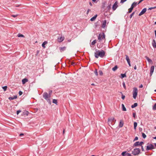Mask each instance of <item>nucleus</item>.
Returning a JSON list of instances; mask_svg holds the SVG:
<instances>
[{"label":"nucleus","instance_id":"a19ab883","mask_svg":"<svg viewBox=\"0 0 156 156\" xmlns=\"http://www.w3.org/2000/svg\"><path fill=\"white\" fill-rule=\"evenodd\" d=\"M133 117L135 118L136 116V113L134 112L133 113Z\"/></svg>","mask_w":156,"mask_h":156},{"label":"nucleus","instance_id":"cd10ccee","mask_svg":"<svg viewBox=\"0 0 156 156\" xmlns=\"http://www.w3.org/2000/svg\"><path fill=\"white\" fill-rule=\"evenodd\" d=\"M121 78H123L124 77H126V76L125 73L121 74Z\"/></svg>","mask_w":156,"mask_h":156},{"label":"nucleus","instance_id":"a211bd4d","mask_svg":"<svg viewBox=\"0 0 156 156\" xmlns=\"http://www.w3.org/2000/svg\"><path fill=\"white\" fill-rule=\"evenodd\" d=\"M97 16V15H95L93 17L90 19V20L91 21H94L96 19Z\"/></svg>","mask_w":156,"mask_h":156},{"label":"nucleus","instance_id":"72a5a7b5","mask_svg":"<svg viewBox=\"0 0 156 156\" xmlns=\"http://www.w3.org/2000/svg\"><path fill=\"white\" fill-rule=\"evenodd\" d=\"M52 93V90L49 91V92H48V94L49 96V97H51Z\"/></svg>","mask_w":156,"mask_h":156},{"label":"nucleus","instance_id":"0e129e2a","mask_svg":"<svg viewBox=\"0 0 156 156\" xmlns=\"http://www.w3.org/2000/svg\"><path fill=\"white\" fill-rule=\"evenodd\" d=\"M153 138L154 139H156V136L153 137Z\"/></svg>","mask_w":156,"mask_h":156},{"label":"nucleus","instance_id":"58836bf2","mask_svg":"<svg viewBox=\"0 0 156 156\" xmlns=\"http://www.w3.org/2000/svg\"><path fill=\"white\" fill-rule=\"evenodd\" d=\"M134 13H135V12H133L130 15V16H129V17L130 18H132V17L134 15Z\"/></svg>","mask_w":156,"mask_h":156},{"label":"nucleus","instance_id":"ea45409f","mask_svg":"<svg viewBox=\"0 0 156 156\" xmlns=\"http://www.w3.org/2000/svg\"><path fill=\"white\" fill-rule=\"evenodd\" d=\"M94 73L95 74V75H96V76H98V72H97V70L96 69L94 72Z\"/></svg>","mask_w":156,"mask_h":156},{"label":"nucleus","instance_id":"c9c22d12","mask_svg":"<svg viewBox=\"0 0 156 156\" xmlns=\"http://www.w3.org/2000/svg\"><path fill=\"white\" fill-rule=\"evenodd\" d=\"M7 88V86H4V87H2V88L3 89L4 91H5V90H6Z\"/></svg>","mask_w":156,"mask_h":156},{"label":"nucleus","instance_id":"a18cd8bd","mask_svg":"<svg viewBox=\"0 0 156 156\" xmlns=\"http://www.w3.org/2000/svg\"><path fill=\"white\" fill-rule=\"evenodd\" d=\"M21 112V111L20 110H18V111H17V112H16V113H17V114L18 115V114L20 112Z\"/></svg>","mask_w":156,"mask_h":156},{"label":"nucleus","instance_id":"c85d7f7f","mask_svg":"<svg viewBox=\"0 0 156 156\" xmlns=\"http://www.w3.org/2000/svg\"><path fill=\"white\" fill-rule=\"evenodd\" d=\"M137 126V123L136 122H134V128L135 129H136V127Z\"/></svg>","mask_w":156,"mask_h":156},{"label":"nucleus","instance_id":"4c0bfd02","mask_svg":"<svg viewBox=\"0 0 156 156\" xmlns=\"http://www.w3.org/2000/svg\"><path fill=\"white\" fill-rule=\"evenodd\" d=\"M121 93L122 94V99H123V100H124L125 98V95H123V94H122V93L121 92Z\"/></svg>","mask_w":156,"mask_h":156},{"label":"nucleus","instance_id":"338daca9","mask_svg":"<svg viewBox=\"0 0 156 156\" xmlns=\"http://www.w3.org/2000/svg\"><path fill=\"white\" fill-rule=\"evenodd\" d=\"M91 85H93V86L94 85V83H92V84H91Z\"/></svg>","mask_w":156,"mask_h":156},{"label":"nucleus","instance_id":"e433bc0d","mask_svg":"<svg viewBox=\"0 0 156 156\" xmlns=\"http://www.w3.org/2000/svg\"><path fill=\"white\" fill-rule=\"evenodd\" d=\"M142 136L144 138H145L146 137V135L144 133H142Z\"/></svg>","mask_w":156,"mask_h":156},{"label":"nucleus","instance_id":"7c9ffc66","mask_svg":"<svg viewBox=\"0 0 156 156\" xmlns=\"http://www.w3.org/2000/svg\"><path fill=\"white\" fill-rule=\"evenodd\" d=\"M17 36L18 37H24V36L23 35L20 34H19L17 35Z\"/></svg>","mask_w":156,"mask_h":156},{"label":"nucleus","instance_id":"aec40b11","mask_svg":"<svg viewBox=\"0 0 156 156\" xmlns=\"http://www.w3.org/2000/svg\"><path fill=\"white\" fill-rule=\"evenodd\" d=\"M66 47H63L60 48V50L61 52H62L65 51L66 49Z\"/></svg>","mask_w":156,"mask_h":156},{"label":"nucleus","instance_id":"de8ad7c7","mask_svg":"<svg viewBox=\"0 0 156 156\" xmlns=\"http://www.w3.org/2000/svg\"><path fill=\"white\" fill-rule=\"evenodd\" d=\"M144 144V143L142 141L140 142V146H142V144Z\"/></svg>","mask_w":156,"mask_h":156},{"label":"nucleus","instance_id":"393cba45","mask_svg":"<svg viewBox=\"0 0 156 156\" xmlns=\"http://www.w3.org/2000/svg\"><path fill=\"white\" fill-rule=\"evenodd\" d=\"M118 69V66L117 65L115 66L113 68H112V70L113 71H115Z\"/></svg>","mask_w":156,"mask_h":156},{"label":"nucleus","instance_id":"4be33fe9","mask_svg":"<svg viewBox=\"0 0 156 156\" xmlns=\"http://www.w3.org/2000/svg\"><path fill=\"white\" fill-rule=\"evenodd\" d=\"M17 98V96H14L12 97H9V99L10 100H12L14 99H16Z\"/></svg>","mask_w":156,"mask_h":156},{"label":"nucleus","instance_id":"39448f33","mask_svg":"<svg viewBox=\"0 0 156 156\" xmlns=\"http://www.w3.org/2000/svg\"><path fill=\"white\" fill-rule=\"evenodd\" d=\"M140 153V150L139 148L134 149L132 151V154L134 155H136L139 154Z\"/></svg>","mask_w":156,"mask_h":156},{"label":"nucleus","instance_id":"ddd939ff","mask_svg":"<svg viewBox=\"0 0 156 156\" xmlns=\"http://www.w3.org/2000/svg\"><path fill=\"white\" fill-rule=\"evenodd\" d=\"M145 58L149 63H151V64H153V62L152 60L151 59H150L147 56H145Z\"/></svg>","mask_w":156,"mask_h":156},{"label":"nucleus","instance_id":"5701e85b","mask_svg":"<svg viewBox=\"0 0 156 156\" xmlns=\"http://www.w3.org/2000/svg\"><path fill=\"white\" fill-rule=\"evenodd\" d=\"M48 43V42L47 41H44L42 44V47L44 48H45V45L47 44Z\"/></svg>","mask_w":156,"mask_h":156},{"label":"nucleus","instance_id":"9b49d317","mask_svg":"<svg viewBox=\"0 0 156 156\" xmlns=\"http://www.w3.org/2000/svg\"><path fill=\"white\" fill-rule=\"evenodd\" d=\"M147 9L146 8H144L142 9L141 11L140 12V13L139 14V16H141L142 15L144 14L146 11Z\"/></svg>","mask_w":156,"mask_h":156},{"label":"nucleus","instance_id":"49530a36","mask_svg":"<svg viewBox=\"0 0 156 156\" xmlns=\"http://www.w3.org/2000/svg\"><path fill=\"white\" fill-rule=\"evenodd\" d=\"M138 137H137V136H136L134 139V140L133 141H135V140H138Z\"/></svg>","mask_w":156,"mask_h":156},{"label":"nucleus","instance_id":"e2e57ef3","mask_svg":"<svg viewBox=\"0 0 156 156\" xmlns=\"http://www.w3.org/2000/svg\"><path fill=\"white\" fill-rule=\"evenodd\" d=\"M92 1L94 2H96V0H92Z\"/></svg>","mask_w":156,"mask_h":156},{"label":"nucleus","instance_id":"c756f323","mask_svg":"<svg viewBox=\"0 0 156 156\" xmlns=\"http://www.w3.org/2000/svg\"><path fill=\"white\" fill-rule=\"evenodd\" d=\"M96 40H94L91 43V44L92 45H94L96 43Z\"/></svg>","mask_w":156,"mask_h":156},{"label":"nucleus","instance_id":"37998d69","mask_svg":"<svg viewBox=\"0 0 156 156\" xmlns=\"http://www.w3.org/2000/svg\"><path fill=\"white\" fill-rule=\"evenodd\" d=\"M126 0H121L120 1V3H123V2L126 1Z\"/></svg>","mask_w":156,"mask_h":156},{"label":"nucleus","instance_id":"6e6d98bb","mask_svg":"<svg viewBox=\"0 0 156 156\" xmlns=\"http://www.w3.org/2000/svg\"><path fill=\"white\" fill-rule=\"evenodd\" d=\"M24 135V134L23 133H21L20 134V136H23Z\"/></svg>","mask_w":156,"mask_h":156},{"label":"nucleus","instance_id":"f3484780","mask_svg":"<svg viewBox=\"0 0 156 156\" xmlns=\"http://www.w3.org/2000/svg\"><path fill=\"white\" fill-rule=\"evenodd\" d=\"M28 81V80L27 78H24L22 80V82L23 84H24L26 83Z\"/></svg>","mask_w":156,"mask_h":156},{"label":"nucleus","instance_id":"4d7b16f0","mask_svg":"<svg viewBox=\"0 0 156 156\" xmlns=\"http://www.w3.org/2000/svg\"><path fill=\"white\" fill-rule=\"evenodd\" d=\"M134 69L135 70H136V69L137 68H136V65H135V66H134Z\"/></svg>","mask_w":156,"mask_h":156},{"label":"nucleus","instance_id":"f257e3e1","mask_svg":"<svg viewBox=\"0 0 156 156\" xmlns=\"http://www.w3.org/2000/svg\"><path fill=\"white\" fill-rule=\"evenodd\" d=\"M98 42L97 44V47L98 48H101L103 44L105 42V35L104 33L100 34L98 36Z\"/></svg>","mask_w":156,"mask_h":156},{"label":"nucleus","instance_id":"7ed1b4c3","mask_svg":"<svg viewBox=\"0 0 156 156\" xmlns=\"http://www.w3.org/2000/svg\"><path fill=\"white\" fill-rule=\"evenodd\" d=\"M115 122L116 120L114 117H112L108 119V123L110 126L113 125Z\"/></svg>","mask_w":156,"mask_h":156},{"label":"nucleus","instance_id":"473e14b6","mask_svg":"<svg viewBox=\"0 0 156 156\" xmlns=\"http://www.w3.org/2000/svg\"><path fill=\"white\" fill-rule=\"evenodd\" d=\"M153 109L154 110H156V103L155 104L153 107Z\"/></svg>","mask_w":156,"mask_h":156},{"label":"nucleus","instance_id":"6ab92c4d","mask_svg":"<svg viewBox=\"0 0 156 156\" xmlns=\"http://www.w3.org/2000/svg\"><path fill=\"white\" fill-rule=\"evenodd\" d=\"M138 146H140V142L139 141L136 142L133 144L134 147H136Z\"/></svg>","mask_w":156,"mask_h":156},{"label":"nucleus","instance_id":"dca6fc26","mask_svg":"<svg viewBox=\"0 0 156 156\" xmlns=\"http://www.w3.org/2000/svg\"><path fill=\"white\" fill-rule=\"evenodd\" d=\"M152 45L154 48H156V44L155 41L154 40H153L152 41Z\"/></svg>","mask_w":156,"mask_h":156},{"label":"nucleus","instance_id":"b1692460","mask_svg":"<svg viewBox=\"0 0 156 156\" xmlns=\"http://www.w3.org/2000/svg\"><path fill=\"white\" fill-rule=\"evenodd\" d=\"M137 103H134V104L131 105V108H133L137 106Z\"/></svg>","mask_w":156,"mask_h":156},{"label":"nucleus","instance_id":"4468645a","mask_svg":"<svg viewBox=\"0 0 156 156\" xmlns=\"http://www.w3.org/2000/svg\"><path fill=\"white\" fill-rule=\"evenodd\" d=\"M154 66H152L151 67L150 71V74H151V75H152L153 73L154 70Z\"/></svg>","mask_w":156,"mask_h":156},{"label":"nucleus","instance_id":"13d9d810","mask_svg":"<svg viewBox=\"0 0 156 156\" xmlns=\"http://www.w3.org/2000/svg\"><path fill=\"white\" fill-rule=\"evenodd\" d=\"M144 0H140V1H139V2L138 3V4H139L142 1H143Z\"/></svg>","mask_w":156,"mask_h":156},{"label":"nucleus","instance_id":"20e7f679","mask_svg":"<svg viewBox=\"0 0 156 156\" xmlns=\"http://www.w3.org/2000/svg\"><path fill=\"white\" fill-rule=\"evenodd\" d=\"M43 97L45 99L48 103H51L50 97H49V96L47 92H44L43 94Z\"/></svg>","mask_w":156,"mask_h":156},{"label":"nucleus","instance_id":"0eeeda50","mask_svg":"<svg viewBox=\"0 0 156 156\" xmlns=\"http://www.w3.org/2000/svg\"><path fill=\"white\" fill-rule=\"evenodd\" d=\"M137 2H134L132 5L131 7L129 9V11L128 12L129 13H130L132 12V10L133 9V8L136 6L137 4Z\"/></svg>","mask_w":156,"mask_h":156},{"label":"nucleus","instance_id":"79ce46f5","mask_svg":"<svg viewBox=\"0 0 156 156\" xmlns=\"http://www.w3.org/2000/svg\"><path fill=\"white\" fill-rule=\"evenodd\" d=\"M99 73L100 75H102L103 74V73L101 71H99Z\"/></svg>","mask_w":156,"mask_h":156},{"label":"nucleus","instance_id":"69168bd1","mask_svg":"<svg viewBox=\"0 0 156 156\" xmlns=\"http://www.w3.org/2000/svg\"><path fill=\"white\" fill-rule=\"evenodd\" d=\"M89 4H90V5L91 6L92 5V4L91 2H90Z\"/></svg>","mask_w":156,"mask_h":156},{"label":"nucleus","instance_id":"f03ea898","mask_svg":"<svg viewBox=\"0 0 156 156\" xmlns=\"http://www.w3.org/2000/svg\"><path fill=\"white\" fill-rule=\"evenodd\" d=\"M105 54V51L103 50H96L94 53L95 57L96 58H98L99 56L101 58L103 57Z\"/></svg>","mask_w":156,"mask_h":156},{"label":"nucleus","instance_id":"09e8293b","mask_svg":"<svg viewBox=\"0 0 156 156\" xmlns=\"http://www.w3.org/2000/svg\"><path fill=\"white\" fill-rule=\"evenodd\" d=\"M141 146V150H142V151H144V149L143 147L142 146Z\"/></svg>","mask_w":156,"mask_h":156},{"label":"nucleus","instance_id":"9d476101","mask_svg":"<svg viewBox=\"0 0 156 156\" xmlns=\"http://www.w3.org/2000/svg\"><path fill=\"white\" fill-rule=\"evenodd\" d=\"M64 39V37L63 36H61L60 37H58V42H61Z\"/></svg>","mask_w":156,"mask_h":156},{"label":"nucleus","instance_id":"6e6552de","mask_svg":"<svg viewBox=\"0 0 156 156\" xmlns=\"http://www.w3.org/2000/svg\"><path fill=\"white\" fill-rule=\"evenodd\" d=\"M154 148L155 147L154 145L151 144H150L147 146L146 150L147 151H148L149 150L154 149Z\"/></svg>","mask_w":156,"mask_h":156},{"label":"nucleus","instance_id":"1a4fd4ad","mask_svg":"<svg viewBox=\"0 0 156 156\" xmlns=\"http://www.w3.org/2000/svg\"><path fill=\"white\" fill-rule=\"evenodd\" d=\"M118 2L117 1H116L113 5L112 6V9L113 11H115L116 10L117 8L118 7Z\"/></svg>","mask_w":156,"mask_h":156},{"label":"nucleus","instance_id":"052dcab7","mask_svg":"<svg viewBox=\"0 0 156 156\" xmlns=\"http://www.w3.org/2000/svg\"><path fill=\"white\" fill-rule=\"evenodd\" d=\"M143 87V85L142 84H141L140 86L139 87L140 88H142Z\"/></svg>","mask_w":156,"mask_h":156},{"label":"nucleus","instance_id":"3c124183","mask_svg":"<svg viewBox=\"0 0 156 156\" xmlns=\"http://www.w3.org/2000/svg\"><path fill=\"white\" fill-rule=\"evenodd\" d=\"M18 16V15H12V17H17Z\"/></svg>","mask_w":156,"mask_h":156},{"label":"nucleus","instance_id":"a878e982","mask_svg":"<svg viewBox=\"0 0 156 156\" xmlns=\"http://www.w3.org/2000/svg\"><path fill=\"white\" fill-rule=\"evenodd\" d=\"M123 125V122L120 121L119 124V126L120 127H122Z\"/></svg>","mask_w":156,"mask_h":156},{"label":"nucleus","instance_id":"2eb2a0df","mask_svg":"<svg viewBox=\"0 0 156 156\" xmlns=\"http://www.w3.org/2000/svg\"><path fill=\"white\" fill-rule=\"evenodd\" d=\"M106 20H105L103 21V23L102 25V27L103 28H105L106 27Z\"/></svg>","mask_w":156,"mask_h":156},{"label":"nucleus","instance_id":"8fccbe9b","mask_svg":"<svg viewBox=\"0 0 156 156\" xmlns=\"http://www.w3.org/2000/svg\"><path fill=\"white\" fill-rule=\"evenodd\" d=\"M90 11V9H88L87 11V15L88 14V13Z\"/></svg>","mask_w":156,"mask_h":156},{"label":"nucleus","instance_id":"bb28decb","mask_svg":"<svg viewBox=\"0 0 156 156\" xmlns=\"http://www.w3.org/2000/svg\"><path fill=\"white\" fill-rule=\"evenodd\" d=\"M122 110L123 111H126V108L125 107L124 104H122Z\"/></svg>","mask_w":156,"mask_h":156},{"label":"nucleus","instance_id":"5fc2aeb1","mask_svg":"<svg viewBox=\"0 0 156 156\" xmlns=\"http://www.w3.org/2000/svg\"><path fill=\"white\" fill-rule=\"evenodd\" d=\"M129 65V66H131V64H130V62H127Z\"/></svg>","mask_w":156,"mask_h":156},{"label":"nucleus","instance_id":"864d4df0","mask_svg":"<svg viewBox=\"0 0 156 156\" xmlns=\"http://www.w3.org/2000/svg\"><path fill=\"white\" fill-rule=\"evenodd\" d=\"M153 9H154L153 7H151V8H149L148 9V10H152Z\"/></svg>","mask_w":156,"mask_h":156},{"label":"nucleus","instance_id":"423d86ee","mask_svg":"<svg viewBox=\"0 0 156 156\" xmlns=\"http://www.w3.org/2000/svg\"><path fill=\"white\" fill-rule=\"evenodd\" d=\"M138 93L137 88L136 87H134L133 89V97L134 99H136Z\"/></svg>","mask_w":156,"mask_h":156},{"label":"nucleus","instance_id":"603ef678","mask_svg":"<svg viewBox=\"0 0 156 156\" xmlns=\"http://www.w3.org/2000/svg\"><path fill=\"white\" fill-rule=\"evenodd\" d=\"M111 4H110L109 6H108L107 7V8L108 9H109L111 8Z\"/></svg>","mask_w":156,"mask_h":156},{"label":"nucleus","instance_id":"412c9836","mask_svg":"<svg viewBox=\"0 0 156 156\" xmlns=\"http://www.w3.org/2000/svg\"><path fill=\"white\" fill-rule=\"evenodd\" d=\"M126 60L127 62H130V59L128 56L127 55H126Z\"/></svg>","mask_w":156,"mask_h":156},{"label":"nucleus","instance_id":"f8f14e48","mask_svg":"<svg viewBox=\"0 0 156 156\" xmlns=\"http://www.w3.org/2000/svg\"><path fill=\"white\" fill-rule=\"evenodd\" d=\"M122 156H131V154L126 153V152H123L122 153Z\"/></svg>","mask_w":156,"mask_h":156},{"label":"nucleus","instance_id":"680f3d73","mask_svg":"<svg viewBox=\"0 0 156 156\" xmlns=\"http://www.w3.org/2000/svg\"><path fill=\"white\" fill-rule=\"evenodd\" d=\"M21 4H20V5H15V7H19V6H20L21 5Z\"/></svg>","mask_w":156,"mask_h":156},{"label":"nucleus","instance_id":"c03bdc74","mask_svg":"<svg viewBox=\"0 0 156 156\" xmlns=\"http://www.w3.org/2000/svg\"><path fill=\"white\" fill-rule=\"evenodd\" d=\"M19 95H22V94H23V92L21 91H20L19 92Z\"/></svg>","mask_w":156,"mask_h":156},{"label":"nucleus","instance_id":"f704fd0d","mask_svg":"<svg viewBox=\"0 0 156 156\" xmlns=\"http://www.w3.org/2000/svg\"><path fill=\"white\" fill-rule=\"evenodd\" d=\"M122 85L123 86L124 88L126 90V86L125 85V83L124 82H123L122 83Z\"/></svg>","mask_w":156,"mask_h":156},{"label":"nucleus","instance_id":"bf43d9fd","mask_svg":"<svg viewBox=\"0 0 156 156\" xmlns=\"http://www.w3.org/2000/svg\"><path fill=\"white\" fill-rule=\"evenodd\" d=\"M75 64V63L74 62H71V65H74Z\"/></svg>","mask_w":156,"mask_h":156},{"label":"nucleus","instance_id":"774afa93","mask_svg":"<svg viewBox=\"0 0 156 156\" xmlns=\"http://www.w3.org/2000/svg\"><path fill=\"white\" fill-rule=\"evenodd\" d=\"M154 9H156V6H154L153 7Z\"/></svg>","mask_w":156,"mask_h":156},{"label":"nucleus","instance_id":"2f4dec72","mask_svg":"<svg viewBox=\"0 0 156 156\" xmlns=\"http://www.w3.org/2000/svg\"><path fill=\"white\" fill-rule=\"evenodd\" d=\"M52 102L53 103H54L55 104H56V105L57 104V100L56 99H53Z\"/></svg>","mask_w":156,"mask_h":156}]
</instances>
